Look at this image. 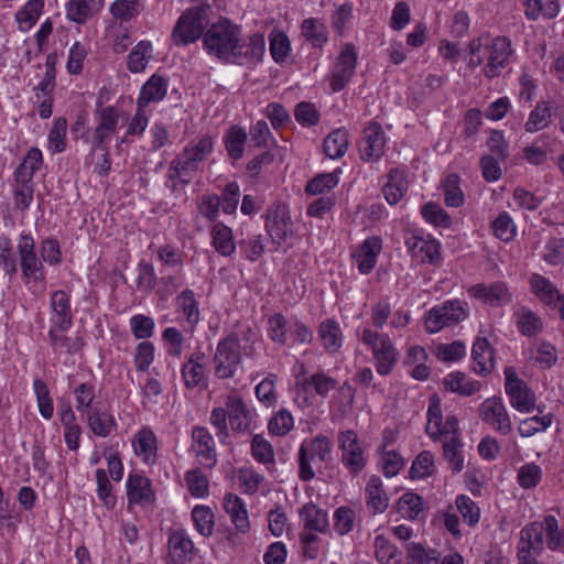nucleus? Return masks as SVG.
I'll list each match as a JSON object with an SVG mask.
<instances>
[{"instance_id": "11", "label": "nucleus", "mask_w": 564, "mask_h": 564, "mask_svg": "<svg viewBox=\"0 0 564 564\" xmlns=\"http://www.w3.org/2000/svg\"><path fill=\"white\" fill-rule=\"evenodd\" d=\"M358 54L352 44H345L339 53L330 75V88L334 93L343 90L351 80L357 65Z\"/></svg>"}, {"instance_id": "15", "label": "nucleus", "mask_w": 564, "mask_h": 564, "mask_svg": "<svg viewBox=\"0 0 564 564\" xmlns=\"http://www.w3.org/2000/svg\"><path fill=\"white\" fill-rule=\"evenodd\" d=\"M127 499L131 505H150L155 494L150 478L140 473H130L126 480Z\"/></svg>"}, {"instance_id": "52", "label": "nucleus", "mask_w": 564, "mask_h": 564, "mask_svg": "<svg viewBox=\"0 0 564 564\" xmlns=\"http://www.w3.org/2000/svg\"><path fill=\"white\" fill-rule=\"evenodd\" d=\"M552 117L551 107L545 101H539L533 110L529 113L524 123V129L529 133L543 130L550 123Z\"/></svg>"}, {"instance_id": "58", "label": "nucleus", "mask_w": 564, "mask_h": 564, "mask_svg": "<svg viewBox=\"0 0 564 564\" xmlns=\"http://www.w3.org/2000/svg\"><path fill=\"white\" fill-rule=\"evenodd\" d=\"M155 359V346L152 341H139L133 351V365L137 371L145 372Z\"/></svg>"}, {"instance_id": "62", "label": "nucleus", "mask_w": 564, "mask_h": 564, "mask_svg": "<svg viewBox=\"0 0 564 564\" xmlns=\"http://www.w3.org/2000/svg\"><path fill=\"white\" fill-rule=\"evenodd\" d=\"M88 53V45L75 42L68 50V57L66 62L67 72L72 75L80 74Z\"/></svg>"}, {"instance_id": "59", "label": "nucleus", "mask_w": 564, "mask_h": 564, "mask_svg": "<svg viewBox=\"0 0 564 564\" xmlns=\"http://www.w3.org/2000/svg\"><path fill=\"white\" fill-rule=\"evenodd\" d=\"M518 554L538 556L540 549L536 541V521L527 524L520 532Z\"/></svg>"}, {"instance_id": "41", "label": "nucleus", "mask_w": 564, "mask_h": 564, "mask_svg": "<svg viewBox=\"0 0 564 564\" xmlns=\"http://www.w3.org/2000/svg\"><path fill=\"white\" fill-rule=\"evenodd\" d=\"M525 17L535 21L540 17L544 19H554L560 13L558 0H524Z\"/></svg>"}, {"instance_id": "50", "label": "nucleus", "mask_w": 564, "mask_h": 564, "mask_svg": "<svg viewBox=\"0 0 564 564\" xmlns=\"http://www.w3.org/2000/svg\"><path fill=\"white\" fill-rule=\"evenodd\" d=\"M398 512L405 519H420L424 510L423 498L414 492H405L398 500Z\"/></svg>"}, {"instance_id": "64", "label": "nucleus", "mask_w": 564, "mask_h": 564, "mask_svg": "<svg viewBox=\"0 0 564 564\" xmlns=\"http://www.w3.org/2000/svg\"><path fill=\"white\" fill-rule=\"evenodd\" d=\"M494 235L501 241L509 242L516 237L517 227L507 212H502L492 221Z\"/></svg>"}, {"instance_id": "3", "label": "nucleus", "mask_w": 564, "mask_h": 564, "mask_svg": "<svg viewBox=\"0 0 564 564\" xmlns=\"http://www.w3.org/2000/svg\"><path fill=\"white\" fill-rule=\"evenodd\" d=\"M35 240L31 232L22 231L17 241L18 271L29 291L32 293L43 292L46 272L43 261L36 253Z\"/></svg>"}, {"instance_id": "48", "label": "nucleus", "mask_w": 564, "mask_h": 564, "mask_svg": "<svg viewBox=\"0 0 564 564\" xmlns=\"http://www.w3.org/2000/svg\"><path fill=\"white\" fill-rule=\"evenodd\" d=\"M192 521L195 530L203 536H210L214 532L215 516L213 510L205 505H196L192 509Z\"/></svg>"}, {"instance_id": "4", "label": "nucleus", "mask_w": 564, "mask_h": 564, "mask_svg": "<svg viewBox=\"0 0 564 564\" xmlns=\"http://www.w3.org/2000/svg\"><path fill=\"white\" fill-rule=\"evenodd\" d=\"M215 139L209 134L191 140L183 151L171 162L170 171L182 182H189L194 172L214 152Z\"/></svg>"}, {"instance_id": "38", "label": "nucleus", "mask_w": 564, "mask_h": 564, "mask_svg": "<svg viewBox=\"0 0 564 564\" xmlns=\"http://www.w3.org/2000/svg\"><path fill=\"white\" fill-rule=\"evenodd\" d=\"M45 0H29L15 13V21L21 32H29L39 21Z\"/></svg>"}, {"instance_id": "24", "label": "nucleus", "mask_w": 564, "mask_h": 564, "mask_svg": "<svg viewBox=\"0 0 564 564\" xmlns=\"http://www.w3.org/2000/svg\"><path fill=\"white\" fill-rule=\"evenodd\" d=\"M382 249L381 239L377 236L367 238L358 248L354 258L361 274H368L377 263V257Z\"/></svg>"}, {"instance_id": "28", "label": "nucleus", "mask_w": 564, "mask_h": 564, "mask_svg": "<svg viewBox=\"0 0 564 564\" xmlns=\"http://www.w3.org/2000/svg\"><path fill=\"white\" fill-rule=\"evenodd\" d=\"M473 370L481 376L490 373L495 367L494 348L486 338H478L471 349Z\"/></svg>"}, {"instance_id": "21", "label": "nucleus", "mask_w": 564, "mask_h": 564, "mask_svg": "<svg viewBox=\"0 0 564 564\" xmlns=\"http://www.w3.org/2000/svg\"><path fill=\"white\" fill-rule=\"evenodd\" d=\"M389 497L386 492L383 481L379 476L372 475L365 488V502L371 514H381L389 507Z\"/></svg>"}, {"instance_id": "27", "label": "nucleus", "mask_w": 564, "mask_h": 564, "mask_svg": "<svg viewBox=\"0 0 564 564\" xmlns=\"http://www.w3.org/2000/svg\"><path fill=\"white\" fill-rule=\"evenodd\" d=\"M529 283L532 293L540 300L542 304L551 307L552 310L557 308L561 293L550 279L534 273L531 275Z\"/></svg>"}, {"instance_id": "49", "label": "nucleus", "mask_w": 564, "mask_h": 564, "mask_svg": "<svg viewBox=\"0 0 564 564\" xmlns=\"http://www.w3.org/2000/svg\"><path fill=\"white\" fill-rule=\"evenodd\" d=\"M184 478L187 490L194 498L205 499L209 496L208 477L199 468L187 470Z\"/></svg>"}, {"instance_id": "20", "label": "nucleus", "mask_w": 564, "mask_h": 564, "mask_svg": "<svg viewBox=\"0 0 564 564\" xmlns=\"http://www.w3.org/2000/svg\"><path fill=\"white\" fill-rule=\"evenodd\" d=\"M50 306L52 310L51 324L62 329H69L73 324L70 295L63 290L54 291L51 294Z\"/></svg>"}, {"instance_id": "57", "label": "nucleus", "mask_w": 564, "mask_h": 564, "mask_svg": "<svg viewBox=\"0 0 564 564\" xmlns=\"http://www.w3.org/2000/svg\"><path fill=\"white\" fill-rule=\"evenodd\" d=\"M43 155L40 149L31 148L21 164L14 171V177H23L33 181L34 173L41 167Z\"/></svg>"}, {"instance_id": "16", "label": "nucleus", "mask_w": 564, "mask_h": 564, "mask_svg": "<svg viewBox=\"0 0 564 564\" xmlns=\"http://www.w3.org/2000/svg\"><path fill=\"white\" fill-rule=\"evenodd\" d=\"M88 430L97 437L111 436L118 429L115 415L101 405L95 406L85 415Z\"/></svg>"}, {"instance_id": "56", "label": "nucleus", "mask_w": 564, "mask_h": 564, "mask_svg": "<svg viewBox=\"0 0 564 564\" xmlns=\"http://www.w3.org/2000/svg\"><path fill=\"white\" fill-rule=\"evenodd\" d=\"M130 332L135 339L148 340L154 334V319L144 314H134L129 319Z\"/></svg>"}, {"instance_id": "5", "label": "nucleus", "mask_w": 564, "mask_h": 564, "mask_svg": "<svg viewBox=\"0 0 564 564\" xmlns=\"http://www.w3.org/2000/svg\"><path fill=\"white\" fill-rule=\"evenodd\" d=\"M210 6L200 3L188 8L178 18L172 39L175 45L184 46L196 42L208 26Z\"/></svg>"}, {"instance_id": "47", "label": "nucleus", "mask_w": 564, "mask_h": 564, "mask_svg": "<svg viewBox=\"0 0 564 564\" xmlns=\"http://www.w3.org/2000/svg\"><path fill=\"white\" fill-rule=\"evenodd\" d=\"M443 456L448 463L453 474L460 473L464 468V443L460 438L443 440Z\"/></svg>"}, {"instance_id": "60", "label": "nucleus", "mask_w": 564, "mask_h": 564, "mask_svg": "<svg viewBox=\"0 0 564 564\" xmlns=\"http://www.w3.org/2000/svg\"><path fill=\"white\" fill-rule=\"evenodd\" d=\"M109 10L116 20L129 22L139 15L140 0H115Z\"/></svg>"}, {"instance_id": "39", "label": "nucleus", "mask_w": 564, "mask_h": 564, "mask_svg": "<svg viewBox=\"0 0 564 564\" xmlns=\"http://www.w3.org/2000/svg\"><path fill=\"white\" fill-rule=\"evenodd\" d=\"M375 556L380 564H402L403 554L398 547L383 534H379L373 540Z\"/></svg>"}, {"instance_id": "13", "label": "nucleus", "mask_w": 564, "mask_h": 564, "mask_svg": "<svg viewBox=\"0 0 564 564\" xmlns=\"http://www.w3.org/2000/svg\"><path fill=\"white\" fill-rule=\"evenodd\" d=\"M479 415L484 422L501 435H508L512 430L510 416L499 398L486 399L480 404Z\"/></svg>"}, {"instance_id": "33", "label": "nucleus", "mask_w": 564, "mask_h": 564, "mask_svg": "<svg viewBox=\"0 0 564 564\" xmlns=\"http://www.w3.org/2000/svg\"><path fill=\"white\" fill-rule=\"evenodd\" d=\"M224 509L230 517L231 522L240 532H247L250 524L246 503L241 498L234 494H227L224 497Z\"/></svg>"}, {"instance_id": "35", "label": "nucleus", "mask_w": 564, "mask_h": 564, "mask_svg": "<svg viewBox=\"0 0 564 564\" xmlns=\"http://www.w3.org/2000/svg\"><path fill=\"white\" fill-rule=\"evenodd\" d=\"M408 191V181L402 170L392 169L388 174V182L383 185L382 192L390 205L401 200Z\"/></svg>"}, {"instance_id": "61", "label": "nucleus", "mask_w": 564, "mask_h": 564, "mask_svg": "<svg viewBox=\"0 0 564 564\" xmlns=\"http://www.w3.org/2000/svg\"><path fill=\"white\" fill-rule=\"evenodd\" d=\"M96 482L98 499L107 510H112L116 506L117 499L112 494V486L105 469L99 468L96 470Z\"/></svg>"}, {"instance_id": "25", "label": "nucleus", "mask_w": 564, "mask_h": 564, "mask_svg": "<svg viewBox=\"0 0 564 564\" xmlns=\"http://www.w3.org/2000/svg\"><path fill=\"white\" fill-rule=\"evenodd\" d=\"M317 336L327 354H336L344 344V334L340 325L333 318L323 321L317 329Z\"/></svg>"}, {"instance_id": "43", "label": "nucleus", "mask_w": 564, "mask_h": 564, "mask_svg": "<svg viewBox=\"0 0 564 564\" xmlns=\"http://www.w3.org/2000/svg\"><path fill=\"white\" fill-rule=\"evenodd\" d=\"M75 409L77 412L85 415L95 406H99V402H95L96 392L95 386L88 382L79 383L78 386L73 388L72 391Z\"/></svg>"}, {"instance_id": "30", "label": "nucleus", "mask_w": 564, "mask_h": 564, "mask_svg": "<svg viewBox=\"0 0 564 564\" xmlns=\"http://www.w3.org/2000/svg\"><path fill=\"white\" fill-rule=\"evenodd\" d=\"M404 243L409 252L421 260L433 262L438 256V243L435 240H426L416 232H410L404 238Z\"/></svg>"}, {"instance_id": "10", "label": "nucleus", "mask_w": 564, "mask_h": 564, "mask_svg": "<svg viewBox=\"0 0 564 564\" xmlns=\"http://www.w3.org/2000/svg\"><path fill=\"white\" fill-rule=\"evenodd\" d=\"M506 393L510 397L511 405L519 412L530 413L535 405L534 394L530 391L527 383L519 379L513 367L505 369Z\"/></svg>"}, {"instance_id": "37", "label": "nucleus", "mask_w": 564, "mask_h": 564, "mask_svg": "<svg viewBox=\"0 0 564 564\" xmlns=\"http://www.w3.org/2000/svg\"><path fill=\"white\" fill-rule=\"evenodd\" d=\"M223 140L227 154L231 160L238 161L243 156L248 140V134L243 128L231 126L224 134Z\"/></svg>"}, {"instance_id": "9", "label": "nucleus", "mask_w": 564, "mask_h": 564, "mask_svg": "<svg viewBox=\"0 0 564 564\" xmlns=\"http://www.w3.org/2000/svg\"><path fill=\"white\" fill-rule=\"evenodd\" d=\"M425 431L433 440H449L459 437V423L455 415H449L443 423L440 401H433L427 409V422Z\"/></svg>"}, {"instance_id": "7", "label": "nucleus", "mask_w": 564, "mask_h": 564, "mask_svg": "<svg viewBox=\"0 0 564 564\" xmlns=\"http://www.w3.org/2000/svg\"><path fill=\"white\" fill-rule=\"evenodd\" d=\"M486 63L482 68L485 77L492 79L501 75L511 63L514 50L511 40L497 36L482 44Z\"/></svg>"}, {"instance_id": "54", "label": "nucleus", "mask_w": 564, "mask_h": 564, "mask_svg": "<svg viewBox=\"0 0 564 564\" xmlns=\"http://www.w3.org/2000/svg\"><path fill=\"white\" fill-rule=\"evenodd\" d=\"M149 124V115L143 106L137 105V110L130 121L128 122L127 130L120 138L121 143H128L134 137H141Z\"/></svg>"}, {"instance_id": "32", "label": "nucleus", "mask_w": 564, "mask_h": 564, "mask_svg": "<svg viewBox=\"0 0 564 564\" xmlns=\"http://www.w3.org/2000/svg\"><path fill=\"white\" fill-rule=\"evenodd\" d=\"M513 317L519 333L523 336L534 337L543 330L542 318L527 306L519 307Z\"/></svg>"}, {"instance_id": "1", "label": "nucleus", "mask_w": 564, "mask_h": 564, "mask_svg": "<svg viewBox=\"0 0 564 564\" xmlns=\"http://www.w3.org/2000/svg\"><path fill=\"white\" fill-rule=\"evenodd\" d=\"M203 47L212 57L225 63L242 64L248 57L261 58L264 53V39L254 34L247 43L238 25L227 18H220L204 33Z\"/></svg>"}, {"instance_id": "19", "label": "nucleus", "mask_w": 564, "mask_h": 564, "mask_svg": "<svg viewBox=\"0 0 564 564\" xmlns=\"http://www.w3.org/2000/svg\"><path fill=\"white\" fill-rule=\"evenodd\" d=\"M470 296L481 300L491 306L506 305L511 302V294L503 282L491 284H476L469 288Z\"/></svg>"}, {"instance_id": "14", "label": "nucleus", "mask_w": 564, "mask_h": 564, "mask_svg": "<svg viewBox=\"0 0 564 564\" xmlns=\"http://www.w3.org/2000/svg\"><path fill=\"white\" fill-rule=\"evenodd\" d=\"M191 451L202 466L213 468L217 464L216 443L206 427L195 426L192 430Z\"/></svg>"}, {"instance_id": "63", "label": "nucleus", "mask_w": 564, "mask_h": 564, "mask_svg": "<svg viewBox=\"0 0 564 564\" xmlns=\"http://www.w3.org/2000/svg\"><path fill=\"white\" fill-rule=\"evenodd\" d=\"M158 259L162 265L166 269H173L175 271L183 272L184 268V256L183 252L171 246L165 245L158 249Z\"/></svg>"}, {"instance_id": "40", "label": "nucleus", "mask_w": 564, "mask_h": 564, "mask_svg": "<svg viewBox=\"0 0 564 564\" xmlns=\"http://www.w3.org/2000/svg\"><path fill=\"white\" fill-rule=\"evenodd\" d=\"M443 384L446 390L465 397L473 395L480 389V383L478 381L467 378V376L460 371L448 373L444 378Z\"/></svg>"}, {"instance_id": "55", "label": "nucleus", "mask_w": 564, "mask_h": 564, "mask_svg": "<svg viewBox=\"0 0 564 564\" xmlns=\"http://www.w3.org/2000/svg\"><path fill=\"white\" fill-rule=\"evenodd\" d=\"M33 391L40 414L43 419L51 420L54 415V406L47 384L42 379H34Z\"/></svg>"}, {"instance_id": "6", "label": "nucleus", "mask_w": 564, "mask_h": 564, "mask_svg": "<svg viewBox=\"0 0 564 564\" xmlns=\"http://www.w3.org/2000/svg\"><path fill=\"white\" fill-rule=\"evenodd\" d=\"M128 121L123 110L113 106H106L95 111V129L91 135L93 150L109 147L112 137L118 132L120 124Z\"/></svg>"}, {"instance_id": "42", "label": "nucleus", "mask_w": 564, "mask_h": 564, "mask_svg": "<svg viewBox=\"0 0 564 564\" xmlns=\"http://www.w3.org/2000/svg\"><path fill=\"white\" fill-rule=\"evenodd\" d=\"M153 45L150 41L138 42L128 56V69L132 73L143 72L152 58Z\"/></svg>"}, {"instance_id": "36", "label": "nucleus", "mask_w": 564, "mask_h": 564, "mask_svg": "<svg viewBox=\"0 0 564 564\" xmlns=\"http://www.w3.org/2000/svg\"><path fill=\"white\" fill-rule=\"evenodd\" d=\"M210 236L212 246L219 254L229 257L236 251L234 234L230 227L223 223H217L213 226Z\"/></svg>"}, {"instance_id": "45", "label": "nucleus", "mask_w": 564, "mask_h": 564, "mask_svg": "<svg viewBox=\"0 0 564 564\" xmlns=\"http://www.w3.org/2000/svg\"><path fill=\"white\" fill-rule=\"evenodd\" d=\"M348 132L340 128L332 131L324 140L325 154L330 159H339L345 155L348 149Z\"/></svg>"}, {"instance_id": "44", "label": "nucleus", "mask_w": 564, "mask_h": 564, "mask_svg": "<svg viewBox=\"0 0 564 564\" xmlns=\"http://www.w3.org/2000/svg\"><path fill=\"white\" fill-rule=\"evenodd\" d=\"M170 552L177 562L186 560L194 550V543L184 530H175L169 538Z\"/></svg>"}, {"instance_id": "29", "label": "nucleus", "mask_w": 564, "mask_h": 564, "mask_svg": "<svg viewBox=\"0 0 564 564\" xmlns=\"http://www.w3.org/2000/svg\"><path fill=\"white\" fill-rule=\"evenodd\" d=\"M226 406L228 410V420L235 431H246L252 422V411L247 408L241 398L230 395L227 398Z\"/></svg>"}, {"instance_id": "46", "label": "nucleus", "mask_w": 564, "mask_h": 564, "mask_svg": "<svg viewBox=\"0 0 564 564\" xmlns=\"http://www.w3.org/2000/svg\"><path fill=\"white\" fill-rule=\"evenodd\" d=\"M444 200L448 207H460L465 203V195L460 188V177L456 173L447 174L442 181Z\"/></svg>"}, {"instance_id": "53", "label": "nucleus", "mask_w": 564, "mask_h": 564, "mask_svg": "<svg viewBox=\"0 0 564 564\" xmlns=\"http://www.w3.org/2000/svg\"><path fill=\"white\" fill-rule=\"evenodd\" d=\"M33 181L23 177H14L13 199L18 209H29L33 202Z\"/></svg>"}, {"instance_id": "51", "label": "nucleus", "mask_w": 564, "mask_h": 564, "mask_svg": "<svg viewBox=\"0 0 564 564\" xmlns=\"http://www.w3.org/2000/svg\"><path fill=\"white\" fill-rule=\"evenodd\" d=\"M302 34L314 47H322L328 41L326 24L319 19L310 18L304 20Z\"/></svg>"}, {"instance_id": "2", "label": "nucleus", "mask_w": 564, "mask_h": 564, "mask_svg": "<svg viewBox=\"0 0 564 564\" xmlns=\"http://www.w3.org/2000/svg\"><path fill=\"white\" fill-rule=\"evenodd\" d=\"M259 334L249 324H239L219 339L213 355V369L217 379H232L242 368L245 359H253L259 348Z\"/></svg>"}, {"instance_id": "8", "label": "nucleus", "mask_w": 564, "mask_h": 564, "mask_svg": "<svg viewBox=\"0 0 564 564\" xmlns=\"http://www.w3.org/2000/svg\"><path fill=\"white\" fill-rule=\"evenodd\" d=\"M338 447L341 452V463L351 474H359L368 463L366 449L357 433L346 430L338 433Z\"/></svg>"}, {"instance_id": "17", "label": "nucleus", "mask_w": 564, "mask_h": 564, "mask_svg": "<svg viewBox=\"0 0 564 564\" xmlns=\"http://www.w3.org/2000/svg\"><path fill=\"white\" fill-rule=\"evenodd\" d=\"M133 452L144 464L152 466L156 463L158 440L149 426L139 429L131 441Z\"/></svg>"}, {"instance_id": "23", "label": "nucleus", "mask_w": 564, "mask_h": 564, "mask_svg": "<svg viewBox=\"0 0 564 564\" xmlns=\"http://www.w3.org/2000/svg\"><path fill=\"white\" fill-rule=\"evenodd\" d=\"M176 313L192 328L200 321L199 303L195 292L191 289H184L174 301Z\"/></svg>"}, {"instance_id": "22", "label": "nucleus", "mask_w": 564, "mask_h": 564, "mask_svg": "<svg viewBox=\"0 0 564 564\" xmlns=\"http://www.w3.org/2000/svg\"><path fill=\"white\" fill-rule=\"evenodd\" d=\"M375 367L379 375L388 376L397 365L399 352L389 336L380 337L379 346L372 350Z\"/></svg>"}, {"instance_id": "26", "label": "nucleus", "mask_w": 564, "mask_h": 564, "mask_svg": "<svg viewBox=\"0 0 564 564\" xmlns=\"http://www.w3.org/2000/svg\"><path fill=\"white\" fill-rule=\"evenodd\" d=\"M204 354L195 352L182 365L181 375L184 386L187 389H194L206 384L204 370Z\"/></svg>"}, {"instance_id": "31", "label": "nucleus", "mask_w": 564, "mask_h": 564, "mask_svg": "<svg viewBox=\"0 0 564 564\" xmlns=\"http://www.w3.org/2000/svg\"><path fill=\"white\" fill-rule=\"evenodd\" d=\"M167 88V79L158 74L152 75L141 87L137 105L147 108L151 102L161 101L165 97Z\"/></svg>"}, {"instance_id": "12", "label": "nucleus", "mask_w": 564, "mask_h": 564, "mask_svg": "<svg viewBox=\"0 0 564 564\" xmlns=\"http://www.w3.org/2000/svg\"><path fill=\"white\" fill-rule=\"evenodd\" d=\"M358 148L365 162H377L381 159L386 148V134L379 122L372 121L364 129Z\"/></svg>"}, {"instance_id": "34", "label": "nucleus", "mask_w": 564, "mask_h": 564, "mask_svg": "<svg viewBox=\"0 0 564 564\" xmlns=\"http://www.w3.org/2000/svg\"><path fill=\"white\" fill-rule=\"evenodd\" d=\"M300 519L306 530L324 533L329 522L327 512L314 503H306L300 510Z\"/></svg>"}, {"instance_id": "18", "label": "nucleus", "mask_w": 564, "mask_h": 564, "mask_svg": "<svg viewBox=\"0 0 564 564\" xmlns=\"http://www.w3.org/2000/svg\"><path fill=\"white\" fill-rule=\"evenodd\" d=\"M536 541L540 554L543 552L544 545L552 551H557L563 546V534L555 517L545 516L542 521H536Z\"/></svg>"}]
</instances>
